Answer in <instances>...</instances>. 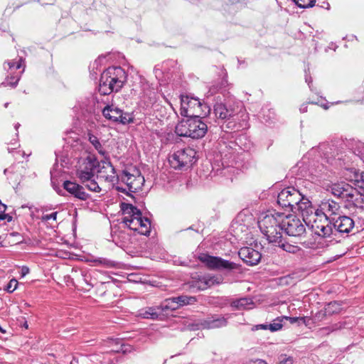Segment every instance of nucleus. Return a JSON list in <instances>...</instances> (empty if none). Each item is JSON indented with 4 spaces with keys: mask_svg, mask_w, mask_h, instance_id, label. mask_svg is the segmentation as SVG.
Listing matches in <instances>:
<instances>
[{
    "mask_svg": "<svg viewBox=\"0 0 364 364\" xmlns=\"http://www.w3.org/2000/svg\"><path fill=\"white\" fill-rule=\"evenodd\" d=\"M122 210L124 215L122 223L126 228L123 230L120 228H114L111 237L117 246L132 255L136 252L137 242L131 236L130 230L147 235L150 232L151 222L148 218H143L141 212L131 204H123Z\"/></svg>",
    "mask_w": 364,
    "mask_h": 364,
    "instance_id": "nucleus-1",
    "label": "nucleus"
},
{
    "mask_svg": "<svg viewBox=\"0 0 364 364\" xmlns=\"http://www.w3.org/2000/svg\"><path fill=\"white\" fill-rule=\"evenodd\" d=\"M281 217V213L267 211L258 218V227L269 243L278 242L282 237Z\"/></svg>",
    "mask_w": 364,
    "mask_h": 364,
    "instance_id": "nucleus-2",
    "label": "nucleus"
},
{
    "mask_svg": "<svg viewBox=\"0 0 364 364\" xmlns=\"http://www.w3.org/2000/svg\"><path fill=\"white\" fill-rule=\"evenodd\" d=\"M127 80L125 71L120 67H110L100 76L99 92L102 95L119 91Z\"/></svg>",
    "mask_w": 364,
    "mask_h": 364,
    "instance_id": "nucleus-3",
    "label": "nucleus"
},
{
    "mask_svg": "<svg viewBox=\"0 0 364 364\" xmlns=\"http://www.w3.org/2000/svg\"><path fill=\"white\" fill-rule=\"evenodd\" d=\"M144 182V177L139 169L128 168L122 171L119 175L115 188L119 192L129 195V193H135L141 190Z\"/></svg>",
    "mask_w": 364,
    "mask_h": 364,
    "instance_id": "nucleus-4",
    "label": "nucleus"
},
{
    "mask_svg": "<svg viewBox=\"0 0 364 364\" xmlns=\"http://www.w3.org/2000/svg\"><path fill=\"white\" fill-rule=\"evenodd\" d=\"M202 117H187L181 120L176 126L175 132L181 136L199 139L205 136L208 127L202 119Z\"/></svg>",
    "mask_w": 364,
    "mask_h": 364,
    "instance_id": "nucleus-5",
    "label": "nucleus"
},
{
    "mask_svg": "<svg viewBox=\"0 0 364 364\" xmlns=\"http://www.w3.org/2000/svg\"><path fill=\"white\" fill-rule=\"evenodd\" d=\"M313 215L314 217L309 218L304 222L306 225L318 236L319 240L331 236L333 233V228L329 219L318 210Z\"/></svg>",
    "mask_w": 364,
    "mask_h": 364,
    "instance_id": "nucleus-6",
    "label": "nucleus"
},
{
    "mask_svg": "<svg viewBox=\"0 0 364 364\" xmlns=\"http://www.w3.org/2000/svg\"><path fill=\"white\" fill-rule=\"evenodd\" d=\"M210 109L203 105L198 98L188 95L181 97V114L186 117H200L209 112Z\"/></svg>",
    "mask_w": 364,
    "mask_h": 364,
    "instance_id": "nucleus-7",
    "label": "nucleus"
},
{
    "mask_svg": "<svg viewBox=\"0 0 364 364\" xmlns=\"http://www.w3.org/2000/svg\"><path fill=\"white\" fill-rule=\"evenodd\" d=\"M196 154V151L190 147L178 149L169 156L170 166L174 169H186L195 161Z\"/></svg>",
    "mask_w": 364,
    "mask_h": 364,
    "instance_id": "nucleus-8",
    "label": "nucleus"
},
{
    "mask_svg": "<svg viewBox=\"0 0 364 364\" xmlns=\"http://www.w3.org/2000/svg\"><path fill=\"white\" fill-rule=\"evenodd\" d=\"M281 216L282 231L293 237L301 236L305 232L304 225L296 215L281 213Z\"/></svg>",
    "mask_w": 364,
    "mask_h": 364,
    "instance_id": "nucleus-9",
    "label": "nucleus"
},
{
    "mask_svg": "<svg viewBox=\"0 0 364 364\" xmlns=\"http://www.w3.org/2000/svg\"><path fill=\"white\" fill-rule=\"evenodd\" d=\"M8 65V72L11 76H8L4 82L6 85L16 86L20 80L21 74L24 72V59L21 57L9 60L5 63Z\"/></svg>",
    "mask_w": 364,
    "mask_h": 364,
    "instance_id": "nucleus-10",
    "label": "nucleus"
},
{
    "mask_svg": "<svg viewBox=\"0 0 364 364\" xmlns=\"http://www.w3.org/2000/svg\"><path fill=\"white\" fill-rule=\"evenodd\" d=\"M301 193L294 188L288 187L283 189L277 196V203L282 208H289L294 211L301 199Z\"/></svg>",
    "mask_w": 364,
    "mask_h": 364,
    "instance_id": "nucleus-11",
    "label": "nucleus"
},
{
    "mask_svg": "<svg viewBox=\"0 0 364 364\" xmlns=\"http://www.w3.org/2000/svg\"><path fill=\"white\" fill-rule=\"evenodd\" d=\"M199 259L211 269H234L237 267L234 262L205 254L200 255Z\"/></svg>",
    "mask_w": 364,
    "mask_h": 364,
    "instance_id": "nucleus-12",
    "label": "nucleus"
},
{
    "mask_svg": "<svg viewBox=\"0 0 364 364\" xmlns=\"http://www.w3.org/2000/svg\"><path fill=\"white\" fill-rule=\"evenodd\" d=\"M102 114L105 118L115 122H119L122 124L133 122L130 114L124 113L122 109L113 105L106 106L102 110Z\"/></svg>",
    "mask_w": 364,
    "mask_h": 364,
    "instance_id": "nucleus-13",
    "label": "nucleus"
},
{
    "mask_svg": "<svg viewBox=\"0 0 364 364\" xmlns=\"http://www.w3.org/2000/svg\"><path fill=\"white\" fill-rule=\"evenodd\" d=\"M331 191L335 196L351 200L355 196L357 191L353 188L350 185L345 182L334 183L331 186Z\"/></svg>",
    "mask_w": 364,
    "mask_h": 364,
    "instance_id": "nucleus-14",
    "label": "nucleus"
},
{
    "mask_svg": "<svg viewBox=\"0 0 364 364\" xmlns=\"http://www.w3.org/2000/svg\"><path fill=\"white\" fill-rule=\"evenodd\" d=\"M95 162L90 159H84L77 169V175L82 183L94 177Z\"/></svg>",
    "mask_w": 364,
    "mask_h": 364,
    "instance_id": "nucleus-15",
    "label": "nucleus"
},
{
    "mask_svg": "<svg viewBox=\"0 0 364 364\" xmlns=\"http://www.w3.org/2000/svg\"><path fill=\"white\" fill-rule=\"evenodd\" d=\"M238 255L246 264L251 266L257 264L261 259V254L250 247L240 248Z\"/></svg>",
    "mask_w": 364,
    "mask_h": 364,
    "instance_id": "nucleus-16",
    "label": "nucleus"
},
{
    "mask_svg": "<svg viewBox=\"0 0 364 364\" xmlns=\"http://www.w3.org/2000/svg\"><path fill=\"white\" fill-rule=\"evenodd\" d=\"M294 210H297L301 215L304 222L309 218L314 217L313 214L317 211L312 206L311 201L301 195L300 201L296 204V209Z\"/></svg>",
    "mask_w": 364,
    "mask_h": 364,
    "instance_id": "nucleus-17",
    "label": "nucleus"
},
{
    "mask_svg": "<svg viewBox=\"0 0 364 364\" xmlns=\"http://www.w3.org/2000/svg\"><path fill=\"white\" fill-rule=\"evenodd\" d=\"M98 176L105 181L111 183L115 186L114 182H118L119 175L116 174L115 169L109 162H104L98 171Z\"/></svg>",
    "mask_w": 364,
    "mask_h": 364,
    "instance_id": "nucleus-18",
    "label": "nucleus"
},
{
    "mask_svg": "<svg viewBox=\"0 0 364 364\" xmlns=\"http://www.w3.org/2000/svg\"><path fill=\"white\" fill-rule=\"evenodd\" d=\"M354 220L348 216H341L333 223L335 230L340 232L348 233L354 227Z\"/></svg>",
    "mask_w": 364,
    "mask_h": 364,
    "instance_id": "nucleus-19",
    "label": "nucleus"
},
{
    "mask_svg": "<svg viewBox=\"0 0 364 364\" xmlns=\"http://www.w3.org/2000/svg\"><path fill=\"white\" fill-rule=\"evenodd\" d=\"M242 218H244L242 214H238L231 226L235 235L241 239L242 238L241 235L247 234L250 228V224H242Z\"/></svg>",
    "mask_w": 364,
    "mask_h": 364,
    "instance_id": "nucleus-20",
    "label": "nucleus"
},
{
    "mask_svg": "<svg viewBox=\"0 0 364 364\" xmlns=\"http://www.w3.org/2000/svg\"><path fill=\"white\" fill-rule=\"evenodd\" d=\"M63 187L68 192L79 199L86 200L87 198V194L84 191L83 188L75 183L66 181L63 183Z\"/></svg>",
    "mask_w": 364,
    "mask_h": 364,
    "instance_id": "nucleus-21",
    "label": "nucleus"
},
{
    "mask_svg": "<svg viewBox=\"0 0 364 364\" xmlns=\"http://www.w3.org/2000/svg\"><path fill=\"white\" fill-rule=\"evenodd\" d=\"M339 208L340 206L338 203L333 200H328L321 202L318 211L325 215L326 218H328V217L337 214Z\"/></svg>",
    "mask_w": 364,
    "mask_h": 364,
    "instance_id": "nucleus-22",
    "label": "nucleus"
},
{
    "mask_svg": "<svg viewBox=\"0 0 364 364\" xmlns=\"http://www.w3.org/2000/svg\"><path fill=\"white\" fill-rule=\"evenodd\" d=\"M220 278L214 276H204L199 278L198 280L195 282L193 286L200 290H204L214 284H220Z\"/></svg>",
    "mask_w": 364,
    "mask_h": 364,
    "instance_id": "nucleus-23",
    "label": "nucleus"
},
{
    "mask_svg": "<svg viewBox=\"0 0 364 364\" xmlns=\"http://www.w3.org/2000/svg\"><path fill=\"white\" fill-rule=\"evenodd\" d=\"M201 325L204 328L208 329L220 328L227 325V318L224 316H212L204 320Z\"/></svg>",
    "mask_w": 364,
    "mask_h": 364,
    "instance_id": "nucleus-24",
    "label": "nucleus"
},
{
    "mask_svg": "<svg viewBox=\"0 0 364 364\" xmlns=\"http://www.w3.org/2000/svg\"><path fill=\"white\" fill-rule=\"evenodd\" d=\"M214 113L217 117L221 119H228L235 116L234 109H228L223 103H216L215 105Z\"/></svg>",
    "mask_w": 364,
    "mask_h": 364,
    "instance_id": "nucleus-25",
    "label": "nucleus"
},
{
    "mask_svg": "<svg viewBox=\"0 0 364 364\" xmlns=\"http://www.w3.org/2000/svg\"><path fill=\"white\" fill-rule=\"evenodd\" d=\"M231 306L237 309H251L254 307V302L252 299L244 297L233 301Z\"/></svg>",
    "mask_w": 364,
    "mask_h": 364,
    "instance_id": "nucleus-26",
    "label": "nucleus"
},
{
    "mask_svg": "<svg viewBox=\"0 0 364 364\" xmlns=\"http://www.w3.org/2000/svg\"><path fill=\"white\" fill-rule=\"evenodd\" d=\"M161 311H175L178 309L176 297L168 298L164 300L159 307Z\"/></svg>",
    "mask_w": 364,
    "mask_h": 364,
    "instance_id": "nucleus-27",
    "label": "nucleus"
},
{
    "mask_svg": "<svg viewBox=\"0 0 364 364\" xmlns=\"http://www.w3.org/2000/svg\"><path fill=\"white\" fill-rule=\"evenodd\" d=\"M274 244L277 246L281 247L283 250L289 252V253H296L300 250V248L297 245H294L289 244L288 242H283L282 238H280V241L278 242H274Z\"/></svg>",
    "mask_w": 364,
    "mask_h": 364,
    "instance_id": "nucleus-28",
    "label": "nucleus"
},
{
    "mask_svg": "<svg viewBox=\"0 0 364 364\" xmlns=\"http://www.w3.org/2000/svg\"><path fill=\"white\" fill-rule=\"evenodd\" d=\"M176 300L177 301L178 309L186 305L193 304L197 301L195 296H191L187 295L176 296Z\"/></svg>",
    "mask_w": 364,
    "mask_h": 364,
    "instance_id": "nucleus-29",
    "label": "nucleus"
},
{
    "mask_svg": "<svg viewBox=\"0 0 364 364\" xmlns=\"http://www.w3.org/2000/svg\"><path fill=\"white\" fill-rule=\"evenodd\" d=\"M92 262L95 266H102L106 268H112L117 265L114 261L103 257L96 258Z\"/></svg>",
    "mask_w": 364,
    "mask_h": 364,
    "instance_id": "nucleus-30",
    "label": "nucleus"
},
{
    "mask_svg": "<svg viewBox=\"0 0 364 364\" xmlns=\"http://www.w3.org/2000/svg\"><path fill=\"white\" fill-rule=\"evenodd\" d=\"M139 316L144 318L155 319L158 317L159 314L156 311L155 308L148 307V308L141 309L139 313Z\"/></svg>",
    "mask_w": 364,
    "mask_h": 364,
    "instance_id": "nucleus-31",
    "label": "nucleus"
},
{
    "mask_svg": "<svg viewBox=\"0 0 364 364\" xmlns=\"http://www.w3.org/2000/svg\"><path fill=\"white\" fill-rule=\"evenodd\" d=\"M88 140L93 145L95 149L102 155H105V151L98 138L92 134H88Z\"/></svg>",
    "mask_w": 364,
    "mask_h": 364,
    "instance_id": "nucleus-32",
    "label": "nucleus"
},
{
    "mask_svg": "<svg viewBox=\"0 0 364 364\" xmlns=\"http://www.w3.org/2000/svg\"><path fill=\"white\" fill-rule=\"evenodd\" d=\"M321 240L318 239V236H317L316 238L313 237L304 241L302 245L306 248L316 250L320 248Z\"/></svg>",
    "mask_w": 364,
    "mask_h": 364,
    "instance_id": "nucleus-33",
    "label": "nucleus"
},
{
    "mask_svg": "<svg viewBox=\"0 0 364 364\" xmlns=\"http://www.w3.org/2000/svg\"><path fill=\"white\" fill-rule=\"evenodd\" d=\"M341 309V305L337 301H332L325 306L324 310L326 314L331 315L338 313Z\"/></svg>",
    "mask_w": 364,
    "mask_h": 364,
    "instance_id": "nucleus-34",
    "label": "nucleus"
},
{
    "mask_svg": "<svg viewBox=\"0 0 364 364\" xmlns=\"http://www.w3.org/2000/svg\"><path fill=\"white\" fill-rule=\"evenodd\" d=\"M282 321H283L282 317L277 318L276 319H274L272 321V323H271L268 325L269 330L272 332H274V331H277L280 330L283 326L282 323Z\"/></svg>",
    "mask_w": 364,
    "mask_h": 364,
    "instance_id": "nucleus-35",
    "label": "nucleus"
},
{
    "mask_svg": "<svg viewBox=\"0 0 364 364\" xmlns=\"http://www.w3.org/2000/svg\"><path fill=\"white\" fill-rule=\"evenodd\" d=\"M85 183V186L91 191L96 193L100 192L101 188L99 186L98 183L95 180H92V178L86 180Z\"/></svg>",
    "mask_w": 364,
    "mask_h": 364,
    "instance_id": "nucleus-36",
    "label": "nucleus"
},
{
    "mask_svg": "<svg viewBox=\"0 0 364 364\" xmlns=\"http://www.w3.org/2000/svg\"><path fill=\"white\" fill-rule=\"evenodd\" d=\"M355 177V186L359 189V193H360V195L364 196V173H362L360 176L356 175Z\"/></svg>",
    "mask_w": 364,
    "mask_h": 364,
    "instance_id": "nucleus-37",
    "label": "nucleus"
},
{
    "mask_svg": "<svg viewBox=\"0 0 364 364\" xmlns=\"http://www.w3.org/2000/svg\"><path fill=\"white\" fill-rule=\"evenodd\" d=\"M296 4L300 8H309L315 4V0H294Z\"/></svg>",
    "mask_w": 364,
    "mask_h": 364,
    "instance_id": "nucleus-38",
    "label": "nucleus"
},
{
    "mask_svg": "<svg viewBox=\"0 0 364 364\" xmlns=\"http://www.w3.org/2000/svg\"><path fill=\"white\" fill-rule=\"evenodd\" d=\"M18 284V281L15 279H12L6 285L5 290H6L9 293H12L17 289Z\"/></svg>",
    "mask_w": 364,
    "mask_h": 364,
    "instance_id": "nucleus-39",
    "label": "nucleus"
},
{
    "mask_svg": "<svg viewBox=\"0 0 364 364\" xmlns=\"http://www.w3.org/2000/svg\"><path fill=\"white\" fill-rule=\"evenodd\" d=\"M239 214H242L244 215V218H242V224H250V226L252 225L253 222V217L252 215L246 214L245 213H240Z\"/></svg>",
    "mask_w": 364,
    "mask_h": 364,
    "instance_id": "nucleus-40",
    "label": "nucleus"
},
{
    "mask_svg": "<svg viewBox=\"0 0 364 364\" xmlns=\"http://www.w3.org/2000/svg\"><path fill=\"white\" fill-rule=\"evenodd\" d=\"M57 214H58L57 212H54L50 214L44 215L42 216L41 220H42V221H44V222H47L50 220H53L55 221L56 218H57Z\"/></svg>",
    "mask_w": 364,
    "mask_h": 364,
    "instance_id": "nucleus-41",
    "label": "nucleus"
},
{
    "mask_svg": "<svg viewBox=\"0 0 364 364\" xmlns=\"http://www.w3.org/2000/svg\"><path fill=\"white\" fill-rule=\"evenodd\" d=\"M278 364H296L291 357H282Z\"/></svg>",
    "mask_w": 364,
    "mask_h": 364,
    "instance_id": "nucleus-42",
    "label": "nucleus"
},
{
    "mask_svg": "<svg viewBox=\"0 0 364 364\" xmlns=\"http://www.w3.org/2000/svg\"><path fill=\"white\" fill-rule=\"evenodd\" d=\"M6 206L0 200V220H4L6 218L5 211Z\"/></svg>",
    "mask_w": 364,
    "mask_h": 364,
    "instance_id": "nucleus-43",
    "label": "nucleus"
},
{
    "mask_svg": "<svg viewBox=\"0 0 364 364\" xmlns=\"http://www.w3.org/2000/svg\"><path fill=\"white\" fill-rule=\"evenodd\" d=\"M282 318H283V320L289 321V322L291 323H294L299 319L304 320V318H300V317L282 316Z\"/></svg>",
    "mask_w": 364,
    "mask_h": 364,
    "instance_id": "nucleus-44",
    "label": "nucleus"
},
{
    "mask_svg": "<svg viewBox=\"0 0 364 364\" xmlns=\"http://www.w3.org/2000/svg\"><path fill=\"white\" fill-rule=\"evenodd\" d=\"M269 324H259L254 326L252 330H269Z\"/></svg>",
    "mask_w": 364,
    "mask_h": 364,
    "instance_id": "nucleus-45",
    "label": "nucleus"
},
{
    "mask_svg": "<svg viewBox=\"0 0 364 364\" xmlns=\"http://www.w3.org/2000/svg\"><path fill=\"white\" fill-rule=\"evenodd\" d=\"M248 364H267V363L262 359H257L250 361Z\"/></svg>",
    "mask_w": 364,
    "mask_h": 364,
    "instance_id": "nucleus-46",
    "label": "nucleus"
},
{
    "mask_svg": "<svg viewBox=\"0 0 364 364\" xmlns=\"http://www.w3.org/2000/svg\"><path fill=\"white\" fill-rule=\"evenodd\" d=\"M358 213H360V216H358L357 215H355V216H357L358 219L363 218L364 217V209L362 207L358 208L357 214Z\"/></svg>",
    "mask_w": 364,
    "mask_h": 364,
    "instance_id": "nucleus-47",
    "label": "nucleus"
},
{
    "mask_svg": "<svg viewBox=\"0 0 364 364\" xmlns=\"http://www.w3.org/2000/svg\"><path fill=\"white\" fill-rule=\"evenodd\" d=\"M29 272V269L27 267H23L21 269V276L24 277Z\"/></svg>",
    "mask_w": 364,
    "mask_h": 364,
    "instance_id": "nucleus-48",
    "label": "nucleus"
},
{
    "mask_svg": "<svg viewBox=\"0 0 364 364\" xmlns=\"http://www.w3.org/2000/svg\"><path fill=\"white\" fill-rule=\"evenodd\" d=\"M307 111V107L305 105H303L300 107V112H306Z\"/></svg>",
    "mask_w": 364,
    "mask_h": 364,
    "instance_id": "nucleus-49",
    "label": "nucleus"
},
{
    "mask_svg": "<svg viewBox=\"0 0 364 364\" xmlns=\"http://www.w3.org/2000/svg\"><path fill=\"white\" fill-rule=\"evenodd\" d=\"M121 351H122V353H125L126 352H127V348L126 347V346L124 345H122L121 346Z\"/></svg>",
    "mask_w": 364,
    "mask_h": 364,
    "instance_id": "nucleus-50",
    "label": "nucleus"
},
{
    "mask_svg": "<svg viewBox=\"0 0 364 364\" xmlns=\"http://www.w3.org/2000/svg\"><path fill=\"white\" fill-rule=\"evenodd\" d=\"M9 173H11V170H10V168H6L4 170V174L7 175Z\"/></svg>",
    "mask_w": 364,
    "mask_h": 364,
    "instance_id": "nucleus-51",
    "label": "nucleus"
},
{
    "mask_svg": "<svg viewBox=\"0 0 364 364\" xmlns=\"http://www.w3.org/2000/svg\"><path fill=\"white\" fill-rule=\"evenodd\" d=\"M20 126V124H17L15 125V129H17L18 127Z\"/></svg>",
    "mask_w": 364,
    "mask_h": 364,
    "instance_id": "nucleus-52",
    "label": "nucleus"
},
{
    "mask_svg": "<svg viewBox=\"0 0 364 364\" xmlns=\"http://www.w3.org/2000/svg\"><path fill=\"white\" fill-rule=\"evenodd\" d=\"M0 331H2V332H4V331L1 329V328H0Z\"/></svg>",
    "mask_w": 364,
    "mask_h": 364,
    "instance_id": "nucleus-53",
    "label": "nucleus"
}]
</instances>
